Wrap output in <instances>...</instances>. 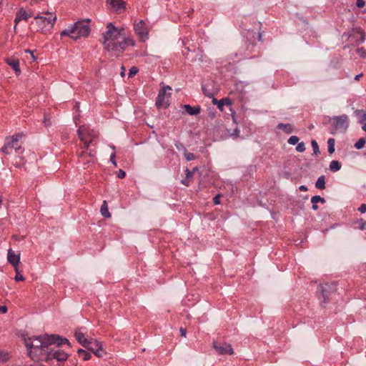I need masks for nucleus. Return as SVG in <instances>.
I'll use <instances>...</instances> for the list:
<instances>
[{"label":"nucleus","instance_id":"nucleus-1","mask_svg":"<svg viewBox=\"0 0 366 366\" xmlns=\"http://www.w3.org/2000/svg\"><path fill=\"white\" fill-rule=\"evenodd\" d=\"M24 343L27 350L37 348L45 345H56L57 346L64 344L69 345L66 338L61 337L59 335H51L44 336H34L32 337L24 338Z\"/></svg>","mask_w":366,"mask_h":366},{"label":"nucleus","instance_id":"nucleus-2","mask_svg":"<svg viewBox=\"0 0 366 366\" xmlns=\"http://www.w3.org/2000/svg\"><path fill=\"white\" fill-rule=\"evenodd\" d=\"M21 134H16L10 137H6L5 144L1 148V152L5 154H10L9 149H14L15 152L17 154V156L14 159L13 164L16 167H23L26 161L24 160V158L20 156L21 154L24 152V149H21L20 144H19V141L21 138Z\"/></svg>","mask_w":366,"mask_h":366},{"label":"nucleus","instance_id":"nucleus-3","mask_svg":"<svg viewBox=\"0 0 366 366\" xmlns=\"http://www.w3.org/2000/svg\"><path fill=\"white\" fill-rule=\"evenodd\" d=\"M89 19L77 21L74 25L68 26L61 32V36H69L73 39L87 37L90 33Z\"/></svg>","mask_w":366,"mask_h":366},{"label":"nucleus","instance_id":"nucleus-4","mask_svg":"<svg viewBox=\"0 0 366 366\" xmlns=\"http://www.w3.org/2000/svg\"><path fill=\"white\" fill-rule=\"evenodd\" d=\"M124 28L116 27L112 22L108 23L106 31L102 34V44L121 41L124 36Z\"/></svg>","mask_w":366,"mask_h":366},{"label":"nucleus","instance_id":"nucleus-5","mask_svg":"<svg viewBox=\"0 0 366 366\" xmlns=\"http://www.w3.org/2000/svg\"><path fill=\"white\" fill-rule=\"evenodd\" d=\"M78 135L80 140L84 144V149L87 150L89 145L98 137V132L90 129L88 127L83 125L79 127Z\"/></svg>","mask_w":366,"mask_h":366},{"label":"nucleus","instance_id":"nucleus-6","mask_svg":"<svg viewBox=\"0 0 366 366\" xmlns=\"http://www.w3.org/2000/svg\"><path fill=\"white\" fill-rule=\"evenodd\" d=\"M51 345H45L40 347L27 350L28 355L34 361L49 362L50 347Z\"/></svg>","mask_w":366,"mask_h":366},{"label":"nucleus","instance_id":"nucleus-7","mask_svg":"<svg viewBox=\"0 0 366 366\" xmlns=\"http://www.w3.org/2000/svg\"><path fill=\"white\" fill-rule=\"evenodd\" d=\"M330 122L332 125L330 131L332 134H335L337 132H345L349 126L348 117L346 114L333 117L330 119Z\"/></svg>","mask_w":366,"mask_h":366},{"label":"nucleus","instance_id":"nucleus-8","mask_svg":"<svg viewBox=\"0 0 366 366\" xmlns=\"http://www.w3.org/2000/svg\"><path fill=\"white\" fill-rule=\"evenodd\" d=\"M161 85H162V86L159 92L155 104L159 109H166L169 105V98L171 97V93H167V92L171 91L172 88L169 86H164L163 83H162Z\"/></svg>","mask_w":366,"mask_h":366},{"label":"nucleus","instance_id":"nucleus-9","mask_svg":"<svg viewBox=\"0 0 366 366\" xmlns=\"http://www.w3.org/2000/svg\"><path fill=\"white\" fill-rule=\"evenodd\" d=\"M333 292L334 290L328 283L319 285L317 294L322 306H325L329 302L330 297Z\"/></svg>","mask_w":366,"mask_h":366},{"label":"nucleus","instance_id":"nucleus-10","mask_svg":"<svg viewBox=\"0 0 366 366\" xmlns=\"http://www.w3.org/2000/svg\"><path fill=\"white\" fill-rule=\"evenodd\" d=\"M104 49L107 50L112 56L118 57L125 50V42L118 41L117 42H110L102 44Z\"/></svg>","mask_w":366,"mask_h":366},{"label":"nucleus","instance_id":"nucleus-11","mask_svg":"<svg viewBox=\"0 0 366 366\" xmlns=\"http://www.w3.org/2000/svg\"><path fill=\"white\" fill-rule=\"evenodd\" d=\"M34 19L40 26L42 24V29L46 25H50L52 27L56 20V16L54 13L46 11L38 14L34 16Z\"/></svg>","mask_w":366,"mask_h":366},{"label":"nucleus","instance_id":"nucleus-12","mask_svg":"<svg viewBox=\"0 0 366 366\" xmlns=\"http://www.w3.org/2000/svg\"><path fill=\"white\" fill-rule=\"evenodd\" d=\"M85 348L92 351L97 357H102L106 352L103 350L102 343L97 340H89Z\"/></svg>","mask_w":366,"mask_h":366},{"label":"nucleus","instance_id":"nucleus-13","mask_svg":"<svg viewBox=\"0 0 366 366\" xmlns=\"http://www.w3.org/2000/svg\"><path fill=\"white\" fill-rule=\"evenodd\" d=\"M255 44L252 42L249 39L244 41V44L239 48L238 53L242 58H250L252 54L254 51Z\"/></svg>","mask_w":366,"mask_h":366},{"label":"nucleus","instance_id":"nucleus-14","mask_svg":"<svg viewBox=\"0 0 366 366\" xmlns=\"http://www.w3.org/2000/svg\"><path fill=\"white\" fill-rule=\"evenodd\" d=\"M134 29L137 35L144 41L148 38L149 29L144 21L140 20L134 25Z\"/></svg>","mask_w":366,"mask_h":366},{"label":"nucleus","instance_id":"nucleus-15","mask_svg":"<svg viewBox=\"0 0 366 366\" xmlns=\"http://www.w3.org/2000/svg\"><path fill=\"white\" fill-rule=\"evenodd\" d=\"M213 346L219 355H232L234 353L232 347L230 344L214 342Z\"/></svg>","mask_w":366,"mask_h":366},{"label":"nucleus","instance_id":"nucleus-16","mask_svg":"<svg viewBox=\"0 0 366 366\" xmlns=\"http://www.w3.org/2000/svg\"><path fill=\"white\" fill-rule=\"evenodd\" d=\"M68 355L60 349L54 350L50 347L49 362L54 359L59 362H64L67 360Z\"/></svg>","mask_w":366,"mask_h":366},{"label":"nucleus","instance_id":"nucleus-17","mask_svg":"<svg viewBox=\"0 0 366 366\" xmlns=\"http://www.w3.org/2000/svg\"><path fill=\"white\" fill-rule=\"evenodd\" d=\"M7 259L10 264L16 267L20 262V253L15 254L12 249H9L7 253Z\"/></svg>","mask_w":366,"mask_h":366},{"label":"nucleus","instance_id":"nucleus-18","mask_svg":"<svg viewBox=\"0 0 366 366\" xmlns=\"http://www.w3.org/2000/svg\"><path fill=\"white\" fill-rule=\"evenodd\" d=\"M33 16L32 13H28L26 10H24L23 8L19 9L16 14V18L14 19V22L16 24L19 21L21 20H25L27 21L29 17H31Z\"/></svg>","mask_w":366,"mask_h":366},{"label":"nucleus","instance_id":"nucleus-19","mask_svg":"<svg viewBox=\"0 0 366 366\" xmlns=\"http://www.w3.org/2000/svg\"><path fill=\"white\" fill-rule=\"evenodd\" d=\"M74 336L76 340L84 347L87 346L89 339L85 337L84 333L81 331V329H78L75 330Z\"/></svg>","mask_w":366,"mask_h":366},{"label":"nucleus","instance_id":"nucleus-20","mask_svg":"<svg viewBox=\"0 0 366 366\" xmlns=\"http://www.w3.org/2000/svg\"><path fill=\"white\" fill-rule=\"evenodd\" d=\"M6 62L8 65H9L15 71L16 74H20L21 70L19 68V61L16 58H7L6 59Z\"/></svg>","mask_w":366,"mask_h":366},{"label":"nucleus","instance_id":"nucleus-21","mask_svg":"<svg viewBox=\"0 0 366 366\" xmlns=\"http://www.w3.org/2000/svg\"><path fill=\"white\" fill-rule=\"evenodd\" d=\"M212 104L217 105L219 110H223V107L224 105H231L232 102L229 98H223L220 100L217 99L216 98H213Z\"/></svg>","mask_w":366,"mask_h":366},{"label":"nucleus","instance_id":"nucleus-22","mask_svg":"<svg viewBox=\"0 0 366 366\" xmlns=\"http://www.w3.org/2000/svg\"><path fill=\"white\" fill-rule=\"evenodd\" d=\"M184 109L190 115H197L200 113L201 108L199 106L192 107L189 104H184Z\"/></svg>","mask_w":366,"mask_h":366},{"label":"nucleus","instance_id":"nucleus-23","mask_svg":"<svg viewBox=\"0 0 366 366\" xmlns=\"http://www.w3.org/2000/svg\"><path fill=\"white\" fill-rule=\"evenodd\" d=\"M95 151L94 150H90L89 152H86V151H83L81 152V154H80V158L82 159V162H84V164H89L90 162V160H86L85 159L86 157L88 156L92 159L94 158L95 157Z\"/></svg>","mask_w":366,"mask_h":366},{"label":"nucleus","instance_id":"nucleus-24","mask_svg":"<svg viewBox=\"0 0 366 366\" xmlns=\"http://www.w3.org/2000/svg\"><path fill=\"white\" fill-rule=\"evenodd\" d=\"M311 202L312 204V209L314 210H317L318 206L317 204V202H321V203L324 204L325 202V199L319 195H315L311 198Z\"/></svg>","mask_w":366,"mask_h":366},{"label":"nucleus","instance_id":"nucleus-25","mask_svg":"<svg viewBox=\"0 0 366 366\" xmlns=\"http://www.w3.org/2000/svg\"><path fill=\"white\" fill-rule=\"evenodd\" d=\"M355 114L358 117V122L361 124L366 122V112L362 109H357L355 111Z\"/></svg>","mask_w":366,"mask_h":366},{"label":"nucleus","instance_id":"nucleus-26","mask_svg":"<svg viewBox=\"0 0 366 366\" xmlns=\"http://www.w3.org/2000/svg\"><path fill=\"white\" fill-rule=\"evenodd\" d=\"M110 4L117 10L119 11L124 7V1L122 0H108Z\"/></svg>","mask_w":366,"mask_h":366},{"label":"nucleus","instance_id":"nucleus-27","mask_svg":"<svg viewBox=\"0 0 366 366\" xmlns=\"http://www.w3.org/2000/svg\"><path fill=\"white\" fill-rule=\"evenodd\" d=\"M100 212L102 215L105 218H109L111 217V214L108 209V205L107 201H104L100 209Z\"/></svg>","mask_w":366,"mask_h":366},{"label":"nucleus","instance_id":"nucleus-28","mask_svg":"<svg viewBox=\"0 0 366 366\" xmlns=\"http://www.w3.org/2000/svg\"><path fill=\"white\" fill-rule=\"evenodd\" d=\"M277 128L280 129H282L287 134H290V133H292L293 132V128H292V125L290 124L280 123L277 125Z\"/></svg>","mask_w":366,"mask_h":366},{"label":"nucleus","instance_id":"nucleus-29","mask_svg":"<svg viewBox=\"0 0 366 366\" xmlns=\"http://www.w3.org/2000/svg\"><path fill=\"white\" fill-rule=\"evenodd\" d=\"M316 188L319 189H325V178L324 175L320 176L316 183H315Z\"/></svg>","mask_w":366,"mask_h":366},{"label":"nucleus","instance_id":"nucleus-30","mask_svg":"<svg viewBox=\"0 0 366 366\" xmlns=\"http://www.w3.org/2000/svg\"><path fill=\"white\" fill-rule=\"evenodd\" d=\"M341 169V164L337 160H332L330 164V169L332 172H337Z\"/></svg>","mask_w":366,"mask_h":366},{"label":"nucleus","instance_id":"nucleus-31","mask_svg":"<svg viewBox=\"0 0 366 366\" xmlns=\"http://www.w3.org/2000/svg\"><path fill=\"white\" fill-rule=\"evenodd\" d=\"M335 139L333 138H330L327 141L328 144V152L330 154H332L335 152Z\"/></svg>","mask_w":366,"mask_h":366},{"label":"nucleus","instance_id":"nucleus-32","mask_svg":"<svg viewBox=\"0 0 366 366\" xmlns=\"http://www.w3.org/2000/svg\"><path fill=\"white\" fill-rule=\"evenodd\" d=\"M366 143V138H360L355 144V147L357 149H361L364 147Z\"/></svg>","mask_w":366,"mask_h":366},{"label":"nucleus","instance_id":"nucleus-33","mask_svg":"<svg viewBox=\"0 0 366 366\" xmlns=\"http://www.w3.org/2000/svg\"><path fill=\"white\" fill-rule=\"evenodd\" d=\"M77 353L79 355H82L83 360L85 361L89 360L91 358V355L88 352H86V350H84L83 349H79L77 350Z\"/></svg>","mask_w":366,"mask_h":366},{"label":"nucleus","instance_id":"nucleus-34","mask_svg":"<svg viewBox=\"0 0 366 366\" xmlns=\"http://www.w3.org/2000/svg\"><path fill=\"white\" fill-rule=\"evenodd\" d=\"M122 41L125 42V47L127 46H134L135 43L132 39L125 37V34L122 37Z\"/></svg>","mask_w":366,"mask_h":366},{"label":"nucleus","instance_id":"nucleus-35","mask_svg":"<svg viewBox=\"0 0 366 366\" xmlns=\"http://www.w3.org/2000/svg\"><path fill=\"white\" fill-rule=\"evenodd\" d=\"M312 147L313 149V154H320V149L317 142L315 140H312L311 142Z\"/></svg>","mask_w":366,"mask_h":366},{"label":"nucleus","instance_id":"nucleus-36","mask_svg":"<svg viewBox=\"0 0 366 366\" xmlns=\"http://www.w3.org/2000/svg\"><path fill=\"white\" fill-rule=\"evenodd\" d=\"M14 270H15V272H16V275H15L14 280L16 281H24V277L19 272L18 267H14Z\"/></svg>","mask_w":366,"mask_h":366},{"label":"nucleus","instance_id":"nucleus-37","mask_svg":"<svg viewBox=\"0 0 366 366\" xmlns=\"http://www.w3.org/2000/svg\"><path fill=\"white\" fill-rule=\"evenodd\" d=\"M298 142H299V137L297 136H291L287 140L288 144H290L291 145H295V144H298Z\"/></svg>","mask_w":366,"mask_h":366},{"label":"nucleus","instance_id":"nucleus-38","mask_svg":"<svg viewBox=\"0 0 366 366\" xmlns=\"http://www.w3.org/2000/svg\"><path fill=\"white\" fill-rule=\"evenodd\" d=\"M356 224H357L359 229L361 230H364L366 227V221L362 219H358L356 222Z\"/></svg>","mask_w":366,"mask_h":366},{"label":"nucleus","instance_id":"nucleus-39","mask_svg":"<svg viewBox=\"0 0 366 366\" xmlns=\"http://www.w3.org/2000/svg\"><path fill=\"white\" fill-rule=\"evenodd\" d=\"M138 71H139V69H137V67H136V66L131 67L129 71L128 77L129 78L133 77L134 75H136L138 73Z\"/></svg>","mask_w":366,"mask_h":366},{"label":"nucleus","instance_id":"nucleus-40","mask_svg":"<svg viewBox=\"0 0 366 366\" xmlns=\"http://www.w3.org/2000/svg\"><path fill=\"white\" fill-rule=\"evenodd\" d=\"M305 149H306V147H305L304 142H300L297 144V145L296 147V150L298 152H303L305 151Z\"/></svg>","mask_w":366,"mask_h":366},{"label":"nucleus","instance_id":"nucleus-41","mask_svg":"<svg viewBox=\"0 0 366 366\" xmlns=\"http://www.w3.org/2000/svg\"><path fill=\"white\" fill-rule=\"evenodd\" d=\"M357 53L360 55V57L366 58V50L363 47L358 48L357 49Z\"/></svg>","mask_w":366,"mask_h":366},{"label":"nucleus","instance_id":"nucleus-42","mask_svg":"<svg viewBox=\"0 0 366 366\" xmlns=\"http://www.w3.org/2000/svg\"><path fill=\"white\" fill-rule=\"evenodd\" d=\"M184 157L187 161H192L196 159L195 155L193 153L190 152L185 153Z\"/></svg>","mask_w":366,"mask_h":366},{"label":"nucleus","instance_id":"nucleus-43","mask_svg":"<svg viewBox=\"0 0 366 366\" xmlns=\"http://www.w3.org/2000/svg\"><path fill=\"white\" fill-rule=\"evenodd\" d=\"M43 124L45 127H49L51 125V122L50 118L47 117L46 115L44 116Z\"/></svg>","mask_w":366,"mask_h":366},{"label":"nucleus","instance_id":"nucleus-44","mask_svg":"<svg viewBox=\"0 0 366 366\" xmlns=\"http://www.w3.org/2000/svg\"><path fill=\"white\" fill-rule=\"evenodd\" d=\"M7 359V355L0 350V362H5Z\"/></svg>","mask_w":366,"mask_h":366},{"label":"nucleus","instance_id":"nucleus-45","mask_svg":"<svg viewBox=\"0 0 366 366\" xmlns=\"http://www.w3.org/2000/svg\"><path fill=\"white\" fill-rule=\"evenodd\" d=\"M356 6L358 8H362L365 6V0H357L356 1Z\"/></svg>","mask_w":366,"mask_h":366},{"label":"nucleus","instance_id":"nucleus-46","mask_svg":"<svg viewBox=\"0 0 366 366\" xmlns=\"http://www.w3.org/2000/svg\"><path fill=\"white\" fill-rule=\"evenodd\" d=\"M126 176V173L124 170H122V169H120L119 171H118V173H117V177L120 179H123L124 178V177Z\"/></svg>","mask_w":366,"mask_h":366},{"label":"nucleus","instance_id":"nucleus-47","mask_svg":"<svg viewBox=\"0 0 366 366\" xmlns=\"http://www.w3.org/2000/svg\"><path fill=\"white\" fill-rule=\"evenodd\" d=\"M115 153H112L110 156V162L115 166L117 167V162L115 160Z\"/></svg>","mask_w":366,"mask_h":366},{"label":"nucleus","instance_id":"nucleus-48","mask_svg":"<svg viewBox=\"0 0 366 366\" xmlns=\"http://www.w3.org/2000/svg\"><path fill=\"white\" fill-rule=\"evenodd\" d=\"M358 210L361 212V213H365L366 212V204H362L360 205V207L358 208Z\"/></svg>","mask_w":366,"mask_h":366},{"label":"nucleus","instance_id":"nucleus-49","mask_svg":"<svg viewBox=\"0 0 366 366\" xmlns=\"http://www.w3.org/2000/svg\"><path fill=\"white\" fill-rule=\"evenodd\" d=\"M186 177L187 178H191L193 176V171H190L189 169H186Z\"/></svg>","mask_w":366,"mask_h":366},{"label":"nucleus","instance_id":"nucleus-50","mask_svg":"<svg viewBox=\"0 0 366 366\" xmlns=\"http://www.w3.org/2000/svg\"><path fill=\"white\" fill-rule=\"evenodd\" d=\"M219 197H220V194H217V195H216L213 198V201H214V204H219Z\"/></svg>","mask_w":366,"mask_h":366},{"label":"nucleus","instance_id":"nucleus-51","mask_svg":"<svg viewBox=\"0 0 366 366\" xmlns=\"http://www.w3.org/2000/svg\"><path fill=\"white\" fill-rule=\"evenodd\" d=\"M179 332L181 333V335L182 337H186V334H187V330L185 328H183V327H180L179 329Z\"/></svg>","mask_w":366,"mask_h":366},{"label":"nucleus","instance_id":"nucleus-52","mask_svg":"<svg viewBox=\"0 0 366 366\" xmlns=\"http://www.w3.org/2000/svg\"><path fill=\"white\" fill-rule=\"evenodd\" d=\"M25 52H28V53H29L31 54V57L33 61L36 60V56L34 55L33 51H30L29 49H26Z\"/></svg>","mask_w":366,"mask_h":366},{"label":"nucleus","instance_id":"nucleus-53","mask_svg":"<svg viewBox=\"0 0 366 366\" xmlns=\"http://www.w3.org/2000/svg\"><path fill=\"white\" fill-rule=\"evenodd\" d=\"M0 312L1 313H6L7 312V307L6 306H0Z\"/></svg>","mask_w":366,"mask_h":366},{"label":"nucleus","instance_id":"nucleus-54","mask_svg":"<svg viewBox=\"0 0 366 366\" xmlns=\"http://www.w3.org/2000/svg\"><path fill=\"white\" fill-rule=\"evenodd\" d=\"M300 190L301 191H303V192H306L307 191V187L305 185H301L300 187H299Z\"/></svg>","mask_w":366,"mask_h":366},{"label":"nucleus","instance_id":"nucleus-55","mask_svg":"<svg viewBox=\"0 0 366 366\" xmlns=\"http://www.w3.org/2000/svg\"><path fill=\"white\" fill-rule=\"evenodd\" d=\"M362 74H357L355 76V80L356 81H360V78L362 76Z\"/></svg>","mask_w":366,"mask_h":366},{"label":"nucleus","instance_id":"nucleus-56","mask_svg":"<svg viewBox=\"0 0 366 366\" xmlns=\"http://www.w3.org/2000/svg\"><path fill=\"white\" fill-rule=\"evenodd\" d=\"M124 71H125V69L124 66H122V71H121V76H124Z\"/></svg>","mask_w":366,"mask_h":366},{"label":"nucleus","instance_id":"nucleus-57","mask_svg":"<svg viewBox=\"0 0 366 366\" xmlns=\"http://www.w3.org/2000/svg\"><path fill=\"white\" fill-rule=\"evenodd\" d=\"M362 129L366 132V123L362 124Z\"/></svg>","mask_w":366,"mask_h":366},{"label":"nucleus","instance_id":"nucleus-58","mask_svg":"<svg viewBox=\"0 0 366 366\" xmlns=\"http://www.w3.org/2000/svg\"><path fill=\"white\" fill-rule=\"evenodd\" d=\"M182 183L184 184V185H187V186L188 185L186 180H182Z\"/></svg>","mask_w":366,"mask_h":366},{"label":"nucleus","instance_id":"nucleus-59","mask_svg":"<svg viewBox=\"0 0 366 366\" xmlns=\"http://www.w3.org/2000/svg\"><path fill=\"white\" fill-rule=\"evenodd\" d=\"M258 39H259V41H261V40H262V34H259V35H258Z\"/></svg>","mask_w":366,"mask_h":366},{"label":"nucleus","instance_id":"nucleus-60","mask_svg":"<svg viewBox=\"0 0 366 366\" xmlns=\"http://www.w3.org/2000/svg\"><path fill=\"white\" fill-rule=\"evenodd\" d=\"M234 132H235V134H238V132H239V131H238L237 129H235V130H234Z\"/></svg>","mask_w":366,"mask_h":366},{"label":"nucleus","instance_id":"nucleus-61","mask_svg":"<svg viewBox=\"0 0 366 366\" xmlns=\"http://www.w3.org/2000/svg\"><path fill=\"white\" fill-rule=\"evenodd\" d=\"M364 39H365V36H364V35H362V41H364Z\"/></svg>","mask_w":366,"mask_h":366},{"label":"nucleus","instance_id":"nucleus-62","mask_svg":"<svg viewBox=\"0 0 366 366\" xmlns=\"http://www.w3.org/2000/svg\"><path fill=\"white\" fill-rule=\"evenodd\" d=\"M285 175H286L287 177H288L290 176V174L289 173H286Z\"/></svg>","mask_w":366,"mask_h":366}]
</instances>
